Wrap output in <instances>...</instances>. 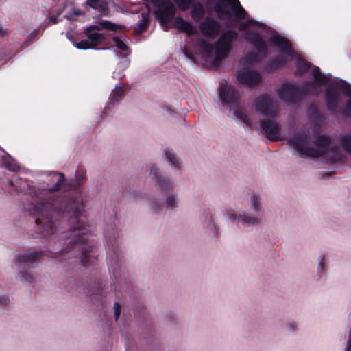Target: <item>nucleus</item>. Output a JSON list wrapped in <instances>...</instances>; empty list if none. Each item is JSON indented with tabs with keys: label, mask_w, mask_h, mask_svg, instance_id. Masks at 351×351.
Instances as JSON below:
<instances>
[{
	"label": "nucleus",
	"mask_w": 351,
	"mask_h": 351,
	"mask_svg": "<svg viewBox=\"0 0 351 351\" xmlns=\"http://www.w3.org/2000/svg\"><path fill=\"white\" fill-rule=\"evenodd\" d=\"M219 97L223 103L232 104L230 111L239 120L249 125L260 122L261 127L267 138L271 140L279 139V127L275 121L277 116V108L271 99L267 95L260 96L254 104V111L247 114L240 107L234 104L236 95L234 90L226 86H221Z\"/></svg>",
	"instance_id": "obj_1"
},
{
	"label": "nucleus",
	"mask_w": 351,
	"mask_h": 351,
	"mask_svg": "<svg viewBox=\"0 0 351 351\" xmlns=\"http://www.w3.org/2000/svg\"><path fill=\"white\" fill-rule=\"evenodd\" d=\"M239 29L247 31L246 38L253 43L260 51L267 52L273 47H278L284 53L283 60L278 65L292 59L295 62L298 73L302 74L308 69L307 63L294 53L286 39L276 32L252 21L240 24Z\"/></svg>",
	"instance_id": "obj_2"
},
{
	"label": "nucleus",
	"mask_w": 351,
	"mask_h": 351,
	"mask_svg": "<svg viewBox=\"0 0 351 351\" xmlns=\"http://www.w3.org/2000/svg\"><path fill=\"white\" fill-rule=\"evenodd\" d=\"M247 210H237L232 208H226L223 216L227 220L235 222L242 228H252L259 226L262 222L263 202L260 195L253 193L247 201Z\"/></svg>",
	"instance_id": "obj_3"
},
{
	"label": "nucleus",
	"mask_w": 351,
	"mask_h": 351,
	"mask_svg": "<svg viewBox=\"0 0 351 351\" xmlns=\"http://www.w3.org/2000/svg\"><path fill=\"white\" fill-rule=\"evenodd\" d=\"M289 143L298 154L302 157L315 158L329 155L332 152L328 147L329 140L326 136L319 137L317 143L310 146L306 133H294L289 137Z\"/></svg>",
	"instance_id": "obj_4"
},
{
	"label": "nucleus",
	"mask_w": 351,
	"mask_h": 351,
	"mask_svg": "<svg viewBox=\"0 0 351 351\" xmlns=\"http://www.w3.org/2000/svg\"><path fill=\"white\" fill-rule=\"evenodd\" d=\"M236 37L235 32L228 31L221 36L214 47L206 41L200 40L197 45V50L202 56L217 62L228 56L231 49V43Z\"/></svg>",
	"instance_id": "obj_5"
},
{
	"label": "nucleus",
	"mask_w": 351,
	"mask_h": 351,
	"mask_svg": "<svg viewBox=\"0 0 351 351\" xmlns=\"http://www.w3.org/2000/svg\"><path fill=\"white\" fill-rule=\"evenodd\" d=\"M119 28H120L119 26L108 21H100L97 25L88 27L85 29L84 33L87 36V40L73 43V45L79 49H94L104 40V35L99 33V30L106 29L116 31Z\"/></svg>",
	"instance_id": "obj_6"
},
{
	"label": "nucleus",
	"mask_w": 351,
	"mask_h": 351,
	"mask_svg": "<svg viewBox=\"0 0 351 351\" xmlns=\"http://www.w3.org/2000/svg\"><path fill=\"white\" fill-rule=\"evenodd\" d=\"M40 256V254L36 251H28L16 256L14 265L18 269V277L23 282H34V276L31 269L36 267Z\"/></svg>",
	"instance_id": "obj_7"
},
{
	"label": "nucleus",
	"mask_w": 351,
	"mask_h": 351,
	"mask_svg": "<svg viewBox=\"0 0 351 351\" xmlns=\"http://www.w3.org/2000/svg\"><path fill=\"white\" fill-rule=\"evenodd\" d=\"M253 60L254 58L250 59L248 58H243L241 60V68L237 73V80L240 83L247 86H254L260 82L261 77L259 74L247 66Z\"/></svg>",
	"instance_id": "obj_8"
},
{
	"label": "nucleus",
	"mask_w": 351,
	"mask_h": 351,
	"mask_svg": "<svg viewBox=\"0 0 351 351\" xmlns=\"http://www.w3.org/2000/svg\"><path fill=\"white\" fill-rule=\"evenodd\" d=\"M158 6L156 14L164 29H167V25L175 14L176 8L169 0H152Z\"/></svg>",
	"instance_id": "obj_9"
},
{
	"label": "nucleus",
	"mask_w": 351,
	"mask_h": 351,
	"mask_svg": "<svg viewBox=\"0 0 351 351\" xmlns=\"http://www.w3.org/2000/svg\"><path fill=\"white\" fill-rule=\"evenodd\" d=\"M215 9L220 18H225L230 16V10H238V15L241 16L243 12L238 0H215Z\"/></svg>",
	"instance_id": "obj_10"
},
{
	"label": "nucleus",
	"mask_w": 351,
	"mask_h": 351,
	"mask_svg": "<svg viewBox=\"0 0 351 351\" xmlns=\"http://www.w3.org/2000/svg\"><path fill=\"white\" fill-rule=\"evenodd\" d=\"M150 176L162 191H173V182L167 176L162 174L160 168L156 165H152L150 168Z\"/></svg>",
	"instance_id": "obj_11"
},
{
	"label": "nucleus",
	"mask_w": 351,
	"mask_h": 351,
	"mask_svg": "<svg viewBox=\"0 0 351 351\" xmlns=\"http://www.w3.org/2000/svg\"><path fill=\"white\" fill-rule=\"evenodd\" d=\"M199 29L206 37H214L219 32V25L210 19H206L199 24Z\"/></svg>",
	"instance_id": "obj_12"
},
{
	"label": "nucleus",
	"mask_w": 351,
	"mask_h": 351,
	"mask_svg": "<svg viewBox=\"0 0 351 351\" xmlns=\"http://www.w3.org/2000/svg\"><path fill=\"white\" fill-rule=\"evenodd\" d=\"M72 223L73 224L71 225L70 229L73 232V238L69 239V244L77 243L79 241L77 237L80 235L86 234L89 231L88 227L78 219H73Z\"/></svg>",
	"instance_id": "obj_13"
},
{
	"label": "nucleus",
	"mask_w": 351,
	"mask_h": 351,
	"mask_svg": "<svg viewBox=\"0 0 351 351\" xmlns=\"http://www.w3.org/2000/svg\"><path fill=\"white\" fill-rule=\"evenodd\" d=\"M295 93V88L289 83L284 84L278 90L280 97L287 101H291Z\"/></svg>",
	"instance_id": "obj_14"
},
{
	"label": "nucleus",
	"mask_w": 351,
	"mask_h": 351,
	"mask_svg": "<svg viewBox=\"0 0 351 351\" xmlns=\"http://www.w3.org/2000/svg\"><path fill=\"white\" fill-rule=\"evenodd\" d=\"M173 25L174 27L185 32L188 35L193 34L195 31V27L190 23L185 21L181 17L176 18L173 21Z\"/></svg>",
	"instance_id": "obj_15"
},
{
	"label": "nucleus",
	"mask_w": 351,
	"mask_h": 351,
	"mask_svg": "<svg viewBox=\"0 0 351 351\" xmlns=\"http://www.w3.org/2000/svg\"><path fill=\"white\" fill-rule=\"evenodd\" d=\"M164 206L167 210H173L178 206V195L175 191L166 193L164 198Z\"/></svg>",
	"instance_id": "obj_16"
},
{
	"label": "nucleus",
	"mask_w": 351,
	"mask_h": 351,
	"mask_svg": "<svg viewBox=\"0 0 351 351\" xmlns=\"http://www.w3.org/2000/svg\"><path fill=\"white\" fill-rule=\"evenodd\" d=\"M165 160L169 165L176 170L180 169V164L175 154L171 151H166L165 153Z\"/></svg>",
	"instance_id": "obj_17"
},
{
	"label": "nucleus",
	"mask_w": 351,
	"mask_h": 351,
	"mask_svg": "<svg viewBox=\"0 0 351 351\" xmlns=\"http://www.w3.org/2000/svg\"><path fill=\"white\" fill-rule=\"evenodd\" d=\"M312 75L316 84H326L328 79L326 76H323L317 67L312 70Z\"/></svg>",
	"instance_id": "obj_18"
},
{
	"label": "nucleus",
	"mask_w": 351,
	"mask_h": 351,
	"mask_svg": "<svg viewBox=\"0 0 351 351\" xmlns=\"http://www.w3.org/2000/svg\"><path fill=\"white\" fill-rule=\"evenodd\" d=\"M339 90L350 97V101L348 105V110L351 112V86L346 83H341Z\"/></svg>",
	"instance_id": "obj_19"
},
{
	"label": "nucleus",
	"mask_w": 351,
	"mask_h": 351,
	"mask_svg": "<svg viewBox=\"0 0 351 351\" xmlns=\"http://www.w3.org/2000/svg\"><path fill=\"white\" fill-rule=\"evenodd\" d=\"M52 180L55 182V186L50 190L56 191L60 189V185L64 181V176L61 173H55L52 175Z\"/></svg>",
	"instance_id": "obj_20"
},
{
	"label": "nucleus",
	"mask_w": 351,
	"mask_h": 351,
	"mask_svg": "<svg viewBox=\"0 0 351 351\" xmlns=\"http://www.w3.org/2000/svg\"><path fill=\"white\" fill-rule=\"evenodd\" d=\"M125 91V88L123 86H117L111 93V101H117L122 97Z\"/></svg>",
	"instance_id": "obj_21"
},
{
	"label": "nucleus",
	"mask_w": 351,
	"mask_h": 351,
	"mask_svg": "<svg viewBox=\"0 0 351 351\" xmlns=\"http://www.w3.org/2000/svg\"><path fill=\"white\" fill-rule=\"evenodd\" d=\"M204 12V8L199 3L193 5L191 14L193 18H199Z\"/></svg>",
	"instance_id": "obj_22"
},
{
	"label": "nucleus",
	"mask_w": 351,
	"mask_h": 351,
	"mask_svg": "<svg viewBox=\"0 0 351 351\" xmlns=\"http://www.w3.org/2000/svg\"><path fill=\"white\" fill-rule=\"evenodd\" d=\"M174 1L180 9L186 10L193 5L195 0H174Z\"/></svg>",
	"instance_id": "obj_23"
},
{
	"label": "nucleus",
	"mask_w": 351,
	"mask_h": 351,
	"mask_svg": "<svg viewBox=\"0 0 351 351\" xmlns=\"http://www.w3.org/2000/svg\"><path fill=\"white\" fill-rule=\"evenodd\" d=\"M342 147L348 152H351V136H345L341 141Z\"/></svg>",
	"instance_id": "obj_24"
},
{
	"label": "nucleus",
	"mask_w": 351,
	"mask_h": 351,
	"mask_svg": "<svg viewBox=\"0 0 351 351\" xmlns=\"http://www.w3.org/2000/svg\"><path fill=\"white\" fill-rule=\"evenodd\" d=\"M149 208L152 212L158 213L162 209V206L155 201L149 202Z\"/></svg>",
	"instance_id": "obj_25"
},
{
	"label": "nucleus",
	"mask_w": 351,
	"mask_h": 351,
	"mask_svg": "<svg viewBox=\"0 0 351 351\" xmlns=\"http://www.w3.org/2000/svg\"><path fill=\"white\" fill-rule=\"evenodd\" d=\"M121 307L118 302H114L113 305V314L116 321H117L121 315Z\"/></svg>",
	"instance_id": "obj_26"
},
{
	"label": "nucleus",
	"mask_w": 351,
	"mask_h": 351,
	"mask_svg": "<svg viewBox=\"0 0 351 351\" xmlns=\"http://www.w3.org/2000/svg\"><path fill=\"white\" fill-rule=\"evenodd\" d=\"M113 41L117 46L118 49H119L121 51H125L127 49V45L126 44L121 40H120L119 38L114 37L113 38Z\"/></svg>",
	"instance_id": "obj_27"
},
{
	"label": "nucleus",
	"mask_w": 351,
	"mask_h": 351,
	"mask_svg": "<svg viewBox=\"0 0 351 351\" xmlns=\"http://www.w3.org/2000/svg\"><path fill=\"white\" fill-rule=\"evenodd\" d=\"M70 206L72 209L75 210L77 213H80L82 208H83V204L82 200L78 199L75 202H74Z\"/></svg>",
	"instance_id": "obj_28"
},
{
	"label": "nucleus",
	"mask_w": 351,
	"mask_h": 351,
	"mask_svg": "<svg viewBox=\"0 0 351 351\" xmlns=\"http://www.w3.org/2000/svg\"><path fill=\"white\" fill-rule=\"evenodd\" d=\"M102 1L101 0H88L86 1V4L89 6L97 9L100 7H102Z\"/></svg>",
	"instance_id": "obj_29"
},
{
	"label": "nucleus",
	"mask_w": 351,
	"mask_h": 351,
	"mask_svg": "<svg viewBox=\"0 0 351 351\" xmlns=\"http://www.w3.org/2000/svg\"><path fill=\"white\" fill-rule=\"evenodd\" d=\"M297 328H298V326L294 322H289L285 326L286 330L289 331V332H293L296 331Z\"/></svg>",
	"instance_id": "obj_30"
},
{
	"label": "nucleus",
	"mask_w": 351,
	"mask_h": 351,
	"mask_svg": "<svg viewBox=\"0 0 351 351\" xmlns=\"http://www.w3.org/2000/svg\"><path fill=\"white\" fill-rule=\"evenodd\" d=\"M146 21H147V18L146 17H143V21L142 23H141L139 24V27L138 29H135V32L137 33V34H140L145 29V27H146Z\"/></svg>",
	"instance_id": "obj_31"
},
{
	"label": "nucleus",
	"mask_w": 351,
	"mask_h": 351,
	"mask_svg": "<svg viewBox=\"0 0 351 351\" xmlns=\"http://www.w3.org/2000/svg\"><path fill=\"white\" fill-rule=\"evenodd\" d=\"M10 302L9 298L4 295H0V305H7Z\"/></svg>",
	"instance_id": "obj_32"
},
{
	"label": "nucleus",
	"mask_w": 351,
	"mask_h": 351,
	"mask_svg": "<svg viewBox=\"0 0 351 351\" xmlns=\"http://www.w3.org/2000/svg\"><path fill=\"white\" fill-rule=\"evenodd\" d=\"M8 34L7 30L0 25V37H3Z\"/></svg>",
	"instance_id": "obj_33"
},
{
	"label": "nucleus",
	"mask_w": 351,
	"mask_h": 351,
	"mask_svg": "<svg viewBox=\"0 0 351 351\" xmlns=\"http://www.w3.org/2000/svg\"><path fill=\"white\" fill-rule=\"evenodd\" d=\"M317 270L320 274L322 273L324 271V261L322 259L319 263Z\"/></svg>",
	"instance_id": "obj_34"
},
{
	"label": "nucleus",
	"mask_w": 351,
	"mask_h": 351,
	"mask_svg": "<svg viewBox=\"0 0 351 351\" xmlns=\"http://www.w3.org/2000/svg\"><path fill=\"white\" fill-rule=\"evenodd\" d=\"M164 110L169 114H171L173 113V109L169 106H165L164 107Z\"/></svg>",
	"instance_id": "obj_35"
},
{
	"label": "nucleus",
	"mask_w": 351,
	"mask_h": 351,
	"mask_svg": "<svg viewBox=\"0 0 351 351\" xmlns=\"http://www.w3.org/2000/svg\"><path fill=\"white\" fill-rule=\"evenodd\" d=\"M346 348L347 351H351V336H349Z\"/></svg>",
	"instance_id": "obj_36"
},
{
	"label": "nucleus",
	"mask_w": 351,
	"mask_h": 351,
	"mask_svg": "<svg viewBox=\"0 0 351 351\" xmlns=\"http://www.w3.org/2000/svg\"><path fill=\"white\" fill-rule=\"evenodd\" d=\"M184 53L185 55L189 58V59H191L193 60L194 58V56L193 54H192L191 53H189L186 50L184 51Z\"/></svg>",
	"instance_id": "obj_37"
},
{
	"label": "nucleus",
	"mask_w": 351,
	"mask_h": 351,
	"mask_svg": "<svg viewBox=\"0 0 351 351\" xmlns=\"http://www.w3.org/2000/svg\"><path fill=\"white\" fill-rule=\"evenodd\" d=\"M18 169V167L16 165L14 166L13 167L10 168V170L14 171Z\"/></svg>",
	"instance_id": "obj_38"
},
{
	"label": "nucleus",
	"mask_w": 351,
	"mask_h": 351,
	"mask_svg": "<svg viewBox=\"0 0 351 351\" xmlns=\"http://www.w3.org/2000/svg\"><path fill=\"white\" fill-rule=\"evenodd\" d=\"M50 23H56V20L54 18H51L50 19Z\"/></svg>",
	"instance_id": "obj_39"
},
{
	"label": "nucleus",
	"mask_w": 351,
	"mask_h": 351,
	"mask_svg": "<svg viewBox=\"0 0 351 351\" xmlns=\"http://www.w3.org/2000/svg\"><path fill=\"white\" fill-rule=\"evenodd\" d=\"M328 100L329 101H330L332 100V96H331V94H330V93H329V94L328 95Z\"/></svg>",
	"instance_id": "obj_40"
},
{
	"label": "nucleus",
	"mask_w": 351,
	"mask_h": 351,
	"mask_svg": "<svg viewBox=\"0 0 351 351\" xmlns=\"http://www.w3.org/2000/svg\"><path fill=\"white\" fill-rule=\"evenodd\" d=\"M122 76H123V75H118V76H117V77H122Z\"/></svg>",
	"instance_id": "obj_41"
},
{
	"label": "nucleus",
	"mask_w": 351,
	"mask_h": 351,
	"mask_svg": "<svg viewBox=\"0 0 351 351\" xmlns=\"http://www.w3.org/2000/svg\"><path fill=\"white\" fill-rule=\"evenodd\" d=\"M82 14L81 12L76 13V14Z\"/></svg>",
	"instance_id": "obj_42"
}]
</instances>
